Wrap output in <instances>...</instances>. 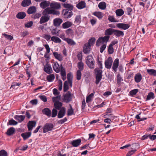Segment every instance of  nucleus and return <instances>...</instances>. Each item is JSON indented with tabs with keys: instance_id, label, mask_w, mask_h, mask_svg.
Segmentation results:
<instances>
[{
	"instance_id": "f8f14e48",
	"label": "nucleus",
	"mask_w": 156,
	"mask_h": 156,
	"mask_svg": "<svg viewBox=\"0 0 156 156\" xmlns=\"http://www.w3.org/2000/svg\"><path fill=\"white\" fill-rule=\"evenodd\" d=\"M116 26L119 28L126 30L129 27L130 25L124 23H119L116 24Z\"/></svg>"
},
{
	"instance_id": "5701e85b",
	"label": "nucleus",
	"mask_w": 156,
	"mask_h": 156,
	"mask_svg": "<svg viewBox=\"0 0 156 156\" xmlns=\"http://www.w3.org/2000/svg\"><path fill=\"white\" fill-rule=\"evenodd\" d=\"M50 2H49L45 0L41 3L40 6L41 8L44 9L50 5Z\"/></svg>"
},
{
	"instance_id": "9d476101",
	"label": "nucleus",
	"mask_w": 156,
	"mask_h": 156,
	"mask_svg": "<svg viewBox=\"0 0 156 156\" xmlns=\"http://www.w3.org/2000/svg\"><path fill=\"white\" fill-rule=\"evenodd\" d=\"M44 71L48 74H51L53 72V70L51 65L48 63L44 66Z\"/></svg>"
},
{
	"instance_id": "f704fd0d",
	"label": "nucleus",
	"mask_w": 156,
	"mask_h": 156,
	"mask_svg": "<svg viewBox=\"0 0 156 156\" xmlns=\"http://www.w3.org/2000/svg\"><path fill=\"white\" fill-rule=\"evenodd\" d=\"M15 129L13 127H11L8 129L6 132V134L8 136H10L13 134L15 132Z\"/></svg>"
},
{
	"instance_id": "e2e57ef3",
	"label": "nucleus",
	"mask_w": 156,
	"mask_h": 156,
	"mask_svg": "<svg viewBox=\"0 0 156 156\" xmlns=\"http://www.w3.org/2000/svg\"><path fill=\"white\" fill-rule=\"evenodd\" d=\"M58 113L57 110L55 108H53L52 110V117L54 118L57 115Z\"/></svg>"
},
{
	"instance_id": "f257e3e1",
	"label": "nucleus",
	"mask_w": 156,
	"mask_h": 156,
	"mask_svg": "<svg viewBox=\"0 0 156 156\" xmlns=\"http://www.w3.org/2000/svg\"><path fill=\"white\" fill-rule=\"evenodd\" d=\"M86 63L90 69H94L95 67V61L91 55H88L86 58Z\"/></svg>"
},
{
	"instance_id": "39448f33",
	"label": "nucleus",
	"mask_w": 156,
	"mask_h": 156,
	"mask_svg": "<svg viewBox=\"0 0 156 156\" xmlns=\"http://www.w3.org/2000/svg\"><path fill=\"white\" fill-rule=\"evenodd\" d=\"M110 38V36H105L104 37H100L97 40L96 45L99 46L100 44H103L105 42H107L108 41Z\"/></svg>"
},
{
	"instance_id": "7c9ffc66",
	"label": "nucleus",
	"mask_w": 156,
	"mask_h": 156,
	"mask_svg": "<svg viewBox=\"0 0 156 156\" xmlns=\"http://www.w3.org/2000/svg\"><path fill=\"white\" fill-rule=\"evenodd\" d=\"M142 75L140 73H138L136 74L134 79L135 81L137 83L140 82L142 80Z\"/></svg>"
},
{
	"instance_id": "2f4dec72",
	"label": "nucleus",
	"mask_w": 156,
	"mask_h": 156,
	"mask_svg": "<svg viewBox=\"0 0 156 156\" xmlns=\"http://www.w3.org/2000/svg\"><path fill=\"white\" fill-rule=\"evenodd\" d=\"M26 16V13L24 12H20L16 15V17L19 19H22L25 18Z\"/></svg>"
},
{
	"instance_id": "37998d69",
	"label": "nucleus",
	"mask_w": 156,
	"mask_h": 156,
	"mask_svg": "<svg viewBox=\"0 0 156 156\" xmlns=\"http://www.w3.org/2000/svg\"><path fill=\"white\" fill-rule=\"evenodd\" d=\"M81 15H77L75 17L74 23L76 24H78L81 22Z\"/></svg>"
},
{
	"instance_id": "09e8293b",
	"label": "nucleus",
	"mask_w": 156,
	"mask_h": 156,
	"mask_svg": "<svg viewBox=\"0 0 156 156\" xmlns=\"http://www.w3.org/2000/svg\"><path fill=\"white\" fill-rule=\"evenodd\" d=\"M94 93L95 92H94V93H91L87 97L86 101L87 103H88L91 101L92 98H93V97Z\"/></svg>"
},
{
	"instance_id": "338daca9",
	"label": "nucleus",
	"mask_w": 156,
	"mask_h": 156,
	"mask_svg": "<svg viewBox=\"0 0 156 156\" xmlns=\"http://www.w3.org/2000/svg\"><path fill=\"white\" fill-rule=\"evenodd\" d=\"M67 119L66 117L64 118L63 119L60 120L58 121V124H62L66 121Z\"/></svg>"
},
{
	"instance_id": "49530a36",
	"label": "nucleus",
	"mask_w": 156,
	"mask_h": 156,
	"mask_svg": "<svg viewBox=\"0 0 156 156\" xmlns=\"http://www.w3.org/2000/svg\"><path fill=\"white\" fill-rule=\"evenodd\" d=\"M70 106V108L67 111V115L68 116L71 115L73 114L74 110L73 109L71 105L70 104L69 105Z\"/></svg>"
},
{
	"instance_id": "79ce46f5",
	"label": "nucleus",
	"mask_w": 156,
	"mask_h": 156,
	"mask_svg": "<svg viewBox=\"0 0 156 156\" xmlns=\"http://www.w3.org/2000/svg\"><path fill=\"white\" fill-rule=\"evenodd\" d=\"M93 14L99 19H101L103 17V14L101 12H95L93 13Z\"/></svg>"
},
{
	"instance_id": "13d9d810",
	"label": "nucleus",
	"mask_w": 156,
	"mask_h": 156,
	"mask_svg": "<svg viewBox=\"0 0 156 156\" xmlns=\"http://www.w3.org/2000/svg\"><path fill=\"white\" fill-rule=\"evenodd\" d=\"M114 52L113 46L109 45L108 48V52L109 54H112Z\"/></svg>"
},
{
	"instance_id": "393cba45",
	"label": "nucleus",
	"mask_w": 156,
	"mask_h": 156,
	"mask_svg": "<svg viewBox=\"0 0 156 156\" xmlns=\"http://www.w3.org/2000/svg\"><path fill=\"white\" fill-rule=\"evenodd\" d=\"M62 105V103L59 101H56L54 104L55 108L58 110L61 109Z\"/></svg>"
},
{
	"instance_id": "6e6d98bb",
	"label": "nucleus",
	"mask_w": 156,
	"mask_h": 156,
	"mask_svg": "<svg viewBox=\"0 0 156 156\" xmlns=\"http://www.w3.org/2000/svg\"><path fill=\"white\" fill-rule=\"evenodd\" d=\"M2 35L4 36L8 40L11 41L13 38V37L11 35H8L5 33L2 34Z\"/></svg>"
},
{
	"instance_id": "4c0bfd02",
	"label": "nucleus",
	"mask_w": 156,
	"mask_h": 156,
	"mask_svg": "<svg viewBox=\"0 0 156 156\" xmlns=\"http://www.w3.org/2000/svg\"><path fill=\"white\" fill-rule=\"evenodd\" d=\"M47 79L49 82H52L55 79V76L54 74H51L47 76Z\"/></svg>"
},
{
	"instance_id": "ddd939ff",
	"label": "nucleus",
	"mask_w": 156,
	"mask_h": 156,
	"mask_svg": "<svg viewBox=\"0 0 156 156\" xmlns=\"http://www.w3.org/2000/svg\"><path fill=\"white\" fill-rule=\"evenodd\" d=\"M119 60L118 58L115 59L114 61L112 66V69L114 70V72H116L117 70V68L119 66Z\"/></svg>"
},
{
	"instance_id": "c756f323",
	"label": "nucleus",
	"mask_w": 156,
	"mask_h": 156,
	"mask_svg": "<svg viewBox=\"0 0 156 156\" xmlns=\"http://www.w3.org/2000/svg\"><path fill=\"white\" fill-rule=\"evenodd\" d=\"M31 3V0H23L21 4V5L24 7L30 5Z\"/></svg>"
},
{
	"instance_id": "a18cd8bd",
	"label": "nucleus",
	"mask_w": 156,
	"mask_h": 156,
	"mask_svg": "<svg viewBox=\"0 0 156 156\" xmlns=\"http://www.w3.org/2000/svg\"><path fill=\"white\" fill-rule=\"evenodd\" d=\"M84 64L82 61H80L78 63L77 66L78 68V70L82 71L84 69Z\"/></svg>"
},
{
	"instance_id": "de8ad7c7",
	"label": "nucleus",
	"mask_w": 156,
	"mask_h": 156,
	"mask_svg": "<svg viewBox=\"0 0 156 156\" xmlns=\"http://www.w3.org/2000/svg\"><path fill=\"white\" fill-rule=\"evenodd\" d=\"M65 40L70 45H74L76 44L75 42L72 39L66 38L65 39Z\"/></svg>"
},
{
	"instance_id": "e433bc0d",
	"label": "nucleus",
	"mask_w": 156,
	"mask_h": 156,
	"mask_svg": "<svg viewBox=\"0 0 156 156\" xmlns=\"http://www.w3.org/2000/svg\"><path fill=\"white\" fill-rule=\"evenodd\" d=\"M51 40L55 43H60L61 42V40L59 38L55 36L51 37Z\"/></svg>"
},
{
	"instance_id": "a878e982",
	"label": "nucleus",
	"mask_w": 156,
	"mask_h": 156,
	"mask_svg": "<svg viewBox=\"0 0 156 156\" xmlns=\"http://www.w3.org/2000/svg\"><path fill=\"white\" fill-rule=\"evenodd\" d=\"M76 7L79 9H81L86 7V3L84 1H81L76 5Z\"/></svg>"
},
{
	"instance_id": "3c124183",
	"label": "nucleus",
	"mask_w": 156,
	"mask_h": 156,
	"mask_svg": "<svg viewBox=\"0 0 156 156\" xmlns=\"http://www.w3.org/2000/svg\"><path fill=\"white\" fill-rule=\"evenodd\" d=\"M154 93L150 92L148 93L147 96V100H149L151 99H154Z\"/></svg>"
},
{
	"instance_id": "0e129e2a",
	"label": "nucleus",
	"mask_w": 156,
	"mask_h": 156,
	"mask_svg": "<svg viewBox=\"0 0 156 156\" xmlns=\"http://www.w3.org/2000/svg\"><path fill=\"white\" fill-rule=\"evenodd\" d=\"M0 156H8L7 152L5 150L0 151Z\"/></svg>"
},
{
	"instance_id": "c03bdc74",
	"label": "nucleus",
	"mask_w": 156,
	"mask_h": 156,
	"mask_svg": "<svg viewBox=\"0 0 156 156\" xmlns=\"http://www.w3.org/2000/svg\"><path fill=\"white\" fill-rule=\"evenodd\" d=\"M115 13L117 16H121L124 14V12L123 9H119L116 10Z\"/></svg>"
},
{
	"instance_id": "f3484780",
	"label": "nucleus",
	"mask_w": 156,
	"mask_h": 156,
	"mask_svg": "<svg viewBox=\"0 0 156 156\" xmlns=\"http://www.w3.org/2000/svg\"><path fill=\"white\" fill-rule=\"evenodd\" d=\"M36 123L35 121H29L28 122L27 125L28 131L32 130L33 127H35Z\"/></svg>"
},
{
	"instance_id": "052dcab7",
	"label": "nucleus",
	"mask_w": 156,
	"mask_h": 156,
	"mask_svg": "<svg viewBox=\"0 0 156 156\" xmlns=\"http://www.w3.org/2000/svg\"><path fill=\"white\" fill-rule=\"evenodd\" d=\"M123 80L121 75L119 74H118L117 76V83L118 84H119Z\"/></svg>"
},
{
	"instance_id": "4468645a",
	"label": "nucleus",
	"mask_w": 156,
	"mask_h": 156,
	"mask_svg": "<svg viewBox=\"0 0 156 156\" xmlns=\"http://www.w3.org/2000/svg\"><path fill=\"white\" fill-rule=\"evenodd\" d=\"M62 22L63 21L62 19L57 18L53 20V24L55 27H58L60 26Z\"/></svg>"
},
{
	"instance_id": "c9c22d12",
	"label": "nucleus",
	"mask_w": 156,
	"mask_h": 156,
	"mask_svg": "<svg viewBox=\"0 0 156 156\" xmlns=\"http://www.w3.org/2000/svg\"><path fill=\"white\" fill-rule=\"evenodd\" d=\"M147 72L150 75L156 76V70L152 69H148L147 70Z\"/></svg>"
},
{
	"instance_id": "423d86ee",
	"label": "nucleus",
	"mask_w": 156,
	"mask_h": 156,
	"mask_svg": "<svg viewBox=\"0 0 156 156\" xmlns=\"http://www.w3.org/2000/svg\"><path fill=\"white\" fill-rule=\"evenodd\" d=\"M52 67L54 70L57 73H59L60 72H61V70L62 69V68L65 69V68L63 67L62 64L60 66L57 62H54L52 65Z\"/></svg>"
},
{
	"instance_id": "1a4fd4ad",
	"label": "nucleus",
	"mask_w": 156,
	"mask_h": 156,
	"mask_svg": "<svg viewBox=\"0 0 156 156\" xmlns=\"http://www.w3.org/2000/svg\"><path fill=\"white\" fill-rule=\"evenodd\" d=\"M113 61L112 58L111 57L108 58L105 62V68L107 69H110L112 67Z\"/></svg>"
},
{
	"instance_id": "864d4df0",
	"label": "nucleus",
	"mask_w": 156,
	"mask_h": 156,
	"mask_svg": "<svg viewBox=\"0 0 156 156\" xmlns=\"http://www.w3.org/2000/svg\"><path fill=\"white\" fill-rule=\"evenodd\" d=\"M139 147V145L137 143H134L132 145V147L131 149L132 150H136Z\"/></svg>"
},
{
	"instance_id": "4d7b16f0",
	"label": "nucleus",
	"mask_w": 156,
	"mask_h": 156,
	"mask_svg": "<svg viewBox=\"0 0 156 156\" xmlns=\"http://www.w3.org/2000/svg\"><path fill=\"white\" fill-rule=\"evenodd\" d=\"M18 122L13 119H11L9 121L8 124L10 125H14L17 124Z\"/></svg>"
},
{
	"instance_id": "20e7f679",
	"label": "nucleus",
	"mask_w": 156,
	"mask_h": 156,
	"mask_svg": "<svg viewBox=\"0 0 156 156\" xmlns=\"http://www.w3.org/2000/svg\"><path fill=\"white\" fill-rule=\"evenodd\" d=\"M73 94L69 91H68L63 96L62 100L63 102L68 103L72 100Z\"/></svg>"
},
{
	"instance_id": "f03ea898",
	"label": "nucleus",
	"mask_w": 156,
	"mask_h": 156,
	"mask_svg": "<svg viewBox=\"0 0 156 156\" xmlns=\"http://www.w3.org/2000/svg\"><path fill=\"white\" fill-rule=\"evenodd\" d=\"M52 14L53 15H58L60 12L51 8L47 7L42 12L43 15H49V14Z\"/></svg>"
},
{
	"instance_id": "9b49d317",
	"label": "nucleus",
	"mask_w": 156,
	"mask_h": 156,
	"mask_svg": "<svg viewBox=\"0 0 156 156\" xmlns=\"http://www.w3.org/2000/svg\"><path fill=\"white\" fill-rule=\"evenodd\" d=\"M50 18L49 15H43L40 19L39 23L42 24L48 22Z\"/></svg>"
},
{
	"instance_id": "ea45409f",
	"label": "nucleus",
	"mask_w": 156,
	"mask_h": 156,
	"mask_svg": "<svg viewBox=\"0 0 156 156\" xmlns=\"http://www.w3.org/2000/svg\"><path fill=\"white\" fill-rule=\"evenodd\" d=\"M61 73H60L62 76V78L63 80H65L66 79V73L65 69L62 68Z\"/></svg>"
},
{
	"instance_id": "aec40b11",
	"label": "nucleus",
	"mask_w": 156,
	"mask_h": 156,
	"mask_svg": "<svg viewBox=\"0 0 156 156\" xmlns=\"http://www.w3.org/2000/svg\"><path fill=\"white\" fill-rule=\"evenodd\" d=\"M113 34L117 37H120V36H124V34L123 32L122 31L114 29Z\"/></svg>"
},
{
	"instance_id": "4be33fe9",
	"label": "nucleus",
	"mask_w": 156,
	"mask_h": 156,
	"mask_svg": "<svg viewBox=\"0 0 156 156\" xmlns=\"http://www.w3.org/2000/svg\"><path fill=\"white\" fill-rule=\"evenodd\" d=\"M81 142V140L80 139H77L72 141L71 142V144L74 147H77L80 144Z\"/></svg>"
},
{
	"instance_id": "2eb2a0df",
	"label": "nucleus",
	"mask_w": 156,
	"mask_h": 156,
	"mask_svg": "<svg viewBox=\"0 0 156 156\" xmlns=\"http://www.w3.org/2000/svg\"><path fill=\"white\" fill-rule=\"evenodd\" d=\"M65 108L64 107H62L60 110L58 112L57 116L58 118H62L65 115Z\"/></svg>"
},
{
	"instance_id": "412c9836",
	"label": "nucleus",
	"mask_w": 156,
	"mask_h": 156,
	"mask_svg": "<svg viewBox=\"0 0 156 156\" xmlns=\"http://www.w3.org/2000/svg\"><path fill=\"white\" fill-rule=\"evenodd\" d=\"M50 31L52 35L56 36H59V32L60 30L57 28H51L50 29Z\"/></svg>"
},
{
	"instance_id": "473e14b6",
	"label": "nucleus",
	"mask_w": 156,
	"mask_h": 156,
	"mask_svg": "<svg viewBox=\"0 0 156 156\" xmlns=\"http://www.w3.org/2000/svg\"><path fill=\"white\" fill-rule=\"evenodd\" d=\"M72 24V23L71 22L66 21L62 24V26L63 28L66 29L71 27Z\"/></svg>"
},
{
	"instance_id": "cd10ccee",
	"label": "nucleus",
	"mask_w": 156,
	"mask_h": 156,
	"mask_svg": "<svg viewBox=\"0 0 156 156\" xmlns=\"http://www.w3.org/2000/svg\"><path fill=\"white\" fill-rule=\"evenodd\" d=\"M36 11V8L34 6H31L29 8L27 11L29 14H32L35 12Z\"/></svg>"
},
{
	"instance_id": "c85d7f7f",
	"label": "nucleus",
	"mask_w": 156,
	"mask_h": 156,
	"mask_svg": "<svg viewBox=\"0 0 156 156\" xmlns=\"http://www.w3.org/2000/svg\"><path fill=\"white\" fill-rule=\"evenodd\" d=\"M114 29L111 28L106 30L105 32V34L106 36H109L113 34Z\"/></svg>"
},
{
	"instance_id": "5fc2aeb1",
	"label": "nucleus",
	"mask_w": 156,
	"mask_h": 156,
	"mask_svg": "<svg viewBox=\"0 0 156 156\" xmlns=\"http://www.w3.org/2000/svg\"><path fill=\"white\" fill-rule=\"evenodd\" d=\"M95 38L94 37H92L90 39L88 43H87V44H89V45H93L94 44L95 41Z\"/></svg>"
},
{
	"instance_id": "58836bf2",
	"label": "nucleus",
	"mask_w": 156,
	"mask_h": 156,
	"mask_svg": "<svg viewBox=\"0 0 156 156\" xmlns=\"http://www.w3.org/2000/svg\"><path fill=\"white\" fill-rule=\"evenodd\" d=\"M64 7L66 8V9H68L69 10H72L73 9V7L71 4L68 3H64L63 5Z\"/></svg>"
},
{
	"instance_id": "72a5a7b5",
	"label": "nucleus",
	"mask_w": 156,
	"mask_h": 156,
	"mask_svg": "<svg viewBox=\"0 0 156 156\" xmlns=\"http://www.w3.org/2000/svg\"><path fill=\"white\" fill-rule=\"evenodd\" d=\"M25 116L23 115H16L14 117V118L17 120H18L19 122H21L23 121L25 119Z\"/></svg>"
},
{
	"instance_id": "6ab92c4d",
	"label": "nucleus",
	"mask_w": 156,
	"mask_h": 156,
	"mask_svg": "<svg viewBox=\"0 0 156 156\" xmlns=\"http://www.w3.org/2000/svg\"><path fill=\"white\" fill-rule=\"evenodd\" d=\"M50 6L51 9H59L61 8V5L59 3L54 2L50 3Z\"/></svg>"
},
{
	"instance_id": "69168bd1",
	"label": "nucleus",
	"mask_w": 156,
	"mask_h": 156,
	"mask_svg": "<svg viewBox=\"0 0 156 156\" xmlns=\"http://www.w3.org/2000/svg\"><path fill=\"white\" fill-rule=\"evenodd\" d=\"M67 81L73 80V76L71 73H68L67 74Z\"/></svg>"
},
{
	"instance_id": "a19ab883",
	"label": "nucleus",
	"mask_w": 156,
	"mask_h": 156,
	"mask_svg": "<svg viewBox=\"0 0 156 156\" xmlns=\"http://www.w3.org/2000/svg\"><path fill=\"white\" fill-rule=\"evenodd\" d=\"M98 7L101 9L102 10L105 9L106 7V4L105 2H101L99 4Z\"/></svg>"
},
{
	"instance_id": "8fccbe9b",
	"label": "nucleus",
	"mask_w": 156,
	"mask_h": 156,
	"mask_svg": "<svg viewBox=\"0 0 156 156\" xmlns=\"http://www.w3.org/2000/svg\"><path fill=\"white\" fill-rule=\"evenodd\" d=\"M69 87L68 84V82L67 81H65L64 83L63 91L64 92H66L69 89Z\"/></svg>"
},
{
	"instance_id": "680f3d73",
	"label": "nucleus",
	"mask_w": 156,
	"mask_h": 156,
	"mask_svg": "<svg viewBox=\"0 0 156 156\" xmlns=\"http://www.w3.org/2000/svg\"><path fill=\"white\" fill-rule=\"evenodd\" d=\"M138 91L137 89H134L130 91L129 92L130 94L132 96L135 95Z\"/></svg>"
},
{
	"instance_id": "0eeeda50",
	"label": "nucleus",
	"mask_w": 156,
	"mask_h": 156,
	"mask_svg": "<svg viewBox=\"0 0 156 156\" xmlns=\"http://www.w3.org/2000/svg\"><path fill=\"white\" fill-rule=\"evenodd\" d=\"M54 125L51 123L45 124L43 128V132L45 133L49 131L52 130L54 127Z\"/></svg>"
},
{
	"instance_id": "bf43d9fd",
	"label": "nucleus",
	"mask_w": 156,
	"mask_h": 156,
	"mask_svg": "<svg viewBox=\"0 0 156 156\" xmlns=\"http://www.w3.org/2000/svg\"><path fill=\"white\" fill-rule=\"evenodd\" d=\"M81 71L78 70L76 72V79L78 80H80L81 78L82 75Z\"/></svg>"
},
{
	"instance_id": "603ef678",
	"label": "nucleus",
	"mask_w": 156,
	"mask_h": 156,
	"mask_svg": "<svg viewBox=\"0 0 156 156\" xmlns=\"http://www.w3.org/2000/svg\"><path fill=\"white\" fill-rule=\"evenodd\" d=\"M108 20L109 21L111 22H118V20H116L115 18L113 16H108Z\"/></svg>"
},
{
	"instance_id": "bb28decb",
	"label": "nucleus",
	"mask_w": 156,
	"mask_h": 156,
	"mask_svg": "<svg viewBox=\"0 0 156 156\" xmlns=\"http://www.w3.org/2000/svg\"><path fill=\"white\" fill-rule=\"evenodd\" d=\"M53 55L55 58L59 61H61L62 60V56L60 54H58L57 52H53Z\"/></svg>"
},
{
	"instance_id": "6e6552de",
	"label": "nucleus",
	"mask_w": 156,
	"mask_h": 156,
	"mask_svg": "<svg viewBox=\"0 0 156 156\" xmlns=\"http://www.w3.org/2000/svg\"><path fill=\"white\" fill-rule=\"evenodd\" d=\"M62 14L64 18L66 19L70 18L73 15L72 11L68 9H63L62 11Z\"/></svg>"
},
{
	"instance_id": "774afa93",
	"label": "nucleus",
	"mask_w": 156,
	"mask_h": 156,
	"mask_svg": "<svg viewBox=\"0 0 156 156\" xmlns=\"http://www.w3.org/2000/svg\"><path fill=\"white\" fill-rule=\"evenodd\" d=\"M137 150H132L129 151L127 154L126 156H130L133 155Z\"/></svg>"
},
{
	"instance_id": "7ed1b4c3",
	"label": "nucleus",
	"mask_w": 156,
	"mask_h": 156,
	"mask_svg": "<svg viewBox=\"0 0 156 156\" xmlns=\"http://www.w3.org/2000/svg\"><path fill=\"white\" fill-rule=\"evenodd\" d=\"M94 71L96 74L95 83L96 84H98L102 78V71L98 68L95 69Z\"/></svg>"
},
{
	"instance_id": "a211bd4d",
	"label": "nucleus",
	"mask_w": 156,
	"mask_h": 156,
	"mask_svg": "<svg viewBox=\"0 0 156 156\" xmlns=\"http://www.w3.org/2000/svg\"><path fill=\"white\" fill-rule=\"evenodd\" d=\"M21 136L23 137V140H25L28 139L31 135V132H26L21 134Z\"/></svg>"
},
{
	"instance_id": "dca6fc26",
	"label": "nucleus",
	"mask_w": 156,
	"mask_h": 156,
	"mask_svg": "<svg viewBox=\"0 0 156 156\" xmlns=\"http://www.w3.org/2000/svg\"><path fill=\"white\" fill-rule=\"evenodd\" d=\"M90 51V45L89 44L86 43L83 47V52L85 54H88Z\"/></svg>"
},
{
	"instance_id": "b1692460",
	"label": "nucleus",
	"mask_w": 156,
	"mask_h": 156,
	"mask_svg": "<svg viewBox=\"0 0 156 156\" xmlns=\"http://www.w3.org/2000/svg\"><path fill=\"white\" fill-rule=\"evenodd\" d=\"M42 112L43 114L46 115L48 117H50L51 115V111L48 108H44L42 110Z\"/></svg>"
}]
</instances>
